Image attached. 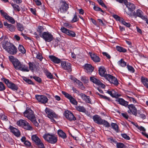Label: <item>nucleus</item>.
<instances>
[{
	"label": "nucleus",
	"mask_w": 148,
	"mask_h": 148,
	"mask_svg": "<svg viewBox=\"0 0 148 148\" xmlns=\"http://www.w3.org/2000/svg\"><path fill=\"white\" fill-rule=\"evenodd\" d=\"M2 46L3 48L11 54L14 55L16 54L17 52L16 47L8 41L3 40L2 43Z\"/></svg>",
	"instance_id": "f257e3e1"
},
{
	"label": "nucleus",
	"mask_w": 148,
	"mask_h": 148,
	"mask_svg": "<svg viewBox=\"0 0 148 148\" xmlns=\"http://www.w3.org/2000/svg\"><path fill=\"white\" fill-rule=\"evenodd\" d=\"M12 64L16 69L19 70L23 71L28 72L29 71L27 66H26L25 65L21 64L17 59Z\"/></svg>",
	"instance_id": "f03ea898"
},
{
	"label": "nucleus",
	"mask_w": 148,
	"mask_h": 148,
	"mask_svg": "<svg viewBox=\"0 0 148 148\" xmlns=\"http://www.w3.org/2000/svg\"><path fill=\"white\" fill-rule=\"evenodd\" d=\"M58 12L61 14L65 13L69 8V5L65 1H61L59 4Z\"/></svg>",
	"instance_id": "7ed1b4c3"
},
{
	"label": "nucleus",
	"mask_w": 148,
	"mask_h": 148,
	"mask_svg": "<svg viewBox=\"0 0 148 148\" xmlns=\"http://www.w3.org/2000/svg\"><path fill=\"white\" fill-rule=\"evenodd\" d=\"M17 125L25 129L28 130H32L33 128L30 124L26 120L20 119L17 122Z\"/></svg>",
	"instance_id": "20e7f679"
},
{
	"label": "nucleus",
	"mask_w": 148,
	"mask_h": 148,
	"mask_svg": "<svg viewBox=\"0 0 148 148\" xmlns=\"http://www.w3.org/2000/svg\"><path fill=\"white\" fill-rule=\"evenodd\" d=\"M43 137L45 140L51 144H55L57 141V138L54 134H45L43 135Z\"/></svg>",
	"instance_id": "39448f33"
},
{
	"label": "nucleus",
	"mask_w": 148,
	"mask_h": 148,
	"mask_svg": "<svg viewBox=\"0 0 148 148\" xmlns=\"http://www.w3.org/2000/svg\"><path fill=\"white\" fill-rule=\"evenodd\" d=\"M40 35L46 42H50L54 38L53 35L48 32H44L42 34H40Z\"/></svg>",
	"instance_id": "423d86ee"
},
{
	"label": "nucleus",
	"mask_w": 148,
	"mask_h": 148,
	"mask_svg": "<svg viewBox=\"0 0 148 148\" xmlns=\"http://www.w3.org/2000/svg\"><path fill=\"white\" fill-rule=\"evenodd\" d=\"M24 116L30 120L35 116L34 112L30 109L27 108L23 112Z\"/></svg>",
	"instance_id": "0eeeda50"
},
{
	"label": "nucleus",
	"mask_w": 148,
	"mask_h": 148,
	"mask_svg": "<svg viewBox=\"0 0 148 148\" xmlns=\"http://www.w3.org/2000/svg\"><path fill=\"white\" fill-rule=\"evenodd\" d=\"M45 112L47 114L48 117L50 119L52 122H53L55 121L54 118H57V116L51 110L46 108Z\"/></svg>",
	"instance_id": "6e6552de"
},
{
	"label": "nucleus",
	"mask_w": 148,
	"mask_h": 148,
	"mask_svg": "<svg viewBox=\"0 0 148 148\" xmlns=\"http://www.w3.org/2000/svg\"><path fill=\"white\" fill-rule=\"evenodd\" d=\"M105 79L109 81L111 83L117 86L119 84L117 79L114 77L109 74H106L105 76Z\"/></svg>",
	"instance_id": "1a4fd4ad"
},
{
	"label": "nucleus",
	"mask_w": 148,
	"mask_h": 148,
	"mask_svg": "<svg viewBox=\"0 0 148 148\" xmlns=\"http://www.w3.org/2000/svg\"><path fill=\"white\" fill-rule=\"evenodd\" d=\"M3 80L9 88L13 90H18L17 86L12 82H10L8 79L3 78Z\"/></svg>",
	"instance_id": "9d476101"
},
{
	"label": "nucleus",
	"mask_w": 148,
	"mask_h": 148,
	"mask_svg": "<svg viewBox=\"0 0 148 148\" xmlns=\"http://www.w3.org/2000/svg\"><path fill=\"white\" fill-rule=\"evenodd\" d=\"M0 12L2 15L10 22L12 24L15 23V21L12 17L9 16L7 13L4 12L3 10H1Z\"/></svg>",
	"instance_id": "9b49d317"
},
{
	"label": "nucleus",
	"mask_w": 148,
	"mask_h": 148,
	"mask_svg": "<svg viewBox=\"0 0 148 148\" xmlns=\"http://www.w3.org/2000/svg\"><path fill=\"white\" fill-rule=\"evenodd\" d=\"M61 64L62 67L63 69L69 72L72 71L71 64L70 63L66 62L65 61H62Z\"/></svg>",
	"instance_id": "f8f14e48"
},
{
	"label": "nucleus",
	"mask_w": 148,
	"mask_h": 148,
	"mask_svg": "<svg viewBox=\"0 0 148 148\" xmlns=\"http://www.w3.org/2000/svg\"><path fill=\"white\" fill-rule=\"evenodd\" d=\"M64 115L66 118L70 121H75L76 120V118L73 114L68 110L65 111Z\"/></svg>",
	"instance_id": "ddd939ff"
},
{
	"label": "nucleus",
	"mask_w": 148,
	"mask_h": 148,
	"mask_svg": "<svg viewBox=\"0 0 148 148\" xmlns=\"http://www.w3.org/2000/svg\"><path fill=\"white\" fill-rule=\"evenodd\" d=\"M127 107L129 110L127 111L129 113H132L135 116L137 115V110L134 105L133 104H130L127 105Z\"/></svg>",
	"instance_id": "4468645a"
},
{
	"label": "nucleus",
	"mask_w": 148,
	"mask_h": 148,
	"mask_svg": "<svg viewBox=\"0 0 148 148\" xmlns=\"http://www.w3.org/2000/svg\"><path fill=\"white\" fill-rule=\"evenodd\" d=\"M36 98L38 101L42 103H46L48 100L46 96L43 95H36Z\"/></svg>",
	"instance_id": "2eb2a0df"
},
{
	"label": "nucleus",
	"mask_w": 148,
	"mask_h": 148,
	"mask_svg": "<svg viewBox=\"0 0 148 148\" xmlns=\"http://www.w3.org/2000/svg\"><path fill=\"white\" fill-rule=\"evenodd\" d=\"M133 16L136 18L137 17L140 18L142 19L145 16H143V12L140 9H138L136 12H133Z\"/></svg>",
	"instance_id": "dca6fc26"
},
{
	"label": "nucleus",
	"mask_w": 148,
	"mask_h": 148,
	"mask_svg": "<svg viewBox=\"0 0 148 148\" xmlns=\"http://www.w3.org/2000/svg\"><path fill=\"white\" fill-rule=\"evenodd\" d=\"M9 128L11 132H12L15 136L17 137H19L20 136V132L18 129L11 126H10Z\"/></svg>",
	"instance_id": "f3484780"
},
{
	"label": "nucleus",
	"mask_w": 148,
	"mask_h": 148,
	"mask_svg": "<svg viewBox=\"0 0 148 148\" xmlns=\"http://www.w3.org/2000/svg\"><path fill=\"white\" fill-rule=\"evenodd\" d=\"M3 24L6 27V28L10 31L13 32L15 31V27L14 25L9 24L5 21L3 22Z\"/></svg>",
	"instance_id": "a211bd4d"
},
{
	"label": "nucleus",
	"mask_w": 148,
	"mask_h": 148,
	"mask_svg": "<svg viewBox=\"0 0 148 148\" xmlns=\"http://www.w3.org/2000/svg\"><path fill=\"white\" fill-rule=\"evenodd\" d=\"M125 4L126 5L129 10L130 12L133 11L136 8L135 5L133 3L128 2L127 1Z\"/></svg>",
	"instance_id": "6ab92c4d"
},
{
	"label": "nucleus",
	"mask_w": 148,
	"mask_h": 148,
	"mask_svg": "<svg viewBox=\"0 0 148 148\" xmlns=\"http://www.w3.org/2000/svg\"><path fill=\"white\" fill-rule=\"evenodd\" d=\"M78 95L80 96L82 99L86 102L91 103V99L89 96H87L83 93L79 94Z\"/></svg>",
	"instance_id": "aec40b11"
},
{
	"label": "nucleus",
	"mask_w": 148,
	"mask_h": 148,
	"mask_svg": "<svg viewBox=\"0 0 148 148\" xmlns=\"http://www.w3.org/2000/svg\"><path fill=\"white\" fill-rule=\"evenodd\" d=\"M116 101L123 106H126L128 105V102L125 101L123 99L121 98H118L116 100Z\"/></svg>",
	"instance_id": "412c9836"
},
{
	"label": "nucleus",
	"mask_w": 148,
	"mask_h": 148,
	"mask_svg": "<svg viewBox=\"0 0 148 148\" xmlns=\"http://www.w3.org/2000/svg\"><path fill=\"white\" fill-rule=\"evenodd\" d=\"M84 69L88 73L92 72L94 69V68L92 66L91 64H86L85 65Z\"/></svg>",
	"instance_id": "4be33fe9"
},
{
	"label": "nucleus",
	"mask_w": 148,
	"mask_h": 148,
	"mask_svg": "<svg viewBox=\"0 0 148 148\" xmlns=\"http://www.w3.org/2000/svg\"><path fill=\"white\" fill-rule=\"evenodd\" d=\"M93 119L94 121L98 124H101L102 122V119L98 115H96L93 116Z\"/></svg>",
	"instance_id": "5701e85b"
},
{
	"label": "nucleus",
	"mask_w": 148,
	"mask_h": 148,
	"mask_svg": "<svg viewBox=\"0 0 148 148\" xmlns=\"http://www.w3.org/2000/svg\"><path fill=\"white\" fill-rule=\"evenodd\" d=\"M49 58L51 61L55 63L59 64L60 62L61 63L62 61H61L60 60L54 56H49Z\"/></svg>",
	"instance_id": "b1692460"
},
{
	"label": "nucleus",
	"mask_w": 148,
	"mask_h": 148,
	"mask_svg": "<svg viewBox=\"0 0 148 148\" xmlns=\"http://www.w3.org/2000/svg\"><path fill=\"white\" fill-rule=\"evenodd\" d=\"M90 80L92 81L93 83H95L98 85H102V87L103 86H104L101 82L100 80L94 77H91L90 78Z\"/></svg>",
	"instance_id": "393cba45"
},
{
	"label": "nucleus",
	"mask_w": 148,
	"mask_h": 148,
	"mask_svg": "<svg viewBox=\"0 0 148 148\" xmlns=\"http://www.w3.org/2000/svg\"><path fill=\"white\" fill-rule=\"evenodd\" d=\"M99 74L101 76H103L105 78V76L107 74H106L105 73L106 72L105 68L103 67H101L99 69Z\"/></svg>",
	"instance_id": "a878e982"
},
{
	"label": "nucleus",
	"mask_w": 148,
	"mask_h": 148,
	"mask_svg": "<svg viewBox=\"0 0 148 148\" xmlns=\"http://www.w3.org/2000/svg\"><path fill=\"white\" fill-rule=\"evenodd\" d=\"M107 93L110 95L112 97H114L115 98H117L118 97L120 96V95H119L118 94H116L115 92L113 90L112 91H107Z\"/></svg>",
	"instance_id": "bb28decb"
},
{
	"label": "nucleus",
	"mask_w": 148,
	"mask_h": 148,
	"mask_svg": "<svg viewBox=\"0 0 148 148\" xmlns=\"http://www.w3.org/2000/svg\"><path fill=\"white\" fill-rule=\"evenodd\" d=\"M90 56L92 60L95 62H99L100 61V59L99 57L94 54H90Z\"/></svg>",
	"instance_id": "cd10ccee"
},
{
	"label": "nucleus",
	"mask_w": 148,
	"mask_h": 148,
	"mask_svg": "<svg viewBox=\"0 0 148 148\" xmlns=\"http://www.w3.org/2000/svg\"><path fill=\"white\" fill-rule=\"evenodd\" d=\"M75 108L79 112H85L86 111L84 107L83 106H75Z\"/></svg>",
	"instance_id": "c85d7f7f"
},
{
	"label": "nucleus",
	"mask_w": 148,
	"mask_h": 148,
	"mask_svg": "<svg viewBox=\"0 0 148 148\" xmlns=\"http://www.w3.org/2000/svg\"><path fill=\"white\" fill-rule=\"evenodd\" d=\"M58 134L59 136L64 139L66 137V134L62 130H59L58 131Z\"/></svg>",
	"instance_id": "c756f323"
},
{
	"label": "nucleus",
	"mask_w": 148,
	"mask_h": 148,
	"mask_svg": "<svg viewBox=\"0 0 148 148\" xmlns=\"http://www.w3.org/2000/svg\"><path fill=\"white\" fill-rule=\"evenodd\" d=\"M16 27L18 30L21 32H22L24 29V27L23 25L19 23H17Z\"/></svg>",
	"instance_id": "7c9ffc66"
},
{
	"label": "nucleus",
	"mask_w": 148,
	"mask_h": 148,
	"mask_svg": "<svg viewBox=\"0 0 148 148\" xmlns=\"http://www.w3.org/2000/svg\"><path fill=\"white\" fill-rule=\"evenodd\" d=\"M32 140L34 142L35 144L38 142L40 139L36 135H33L32 136Z\"/></svg>",
	"instance_id": "2f4dec72"
},
{
	"label": "nucleus",
	"mask_w": 148,
	"mask_h": 148,
	"mask_svg": "<svg viewBox=\"0 0 148 148\" xmlns=\"http://www.w3.org/2000/svg\"><path fill=\"white\" fill-rule=\"evenodd\" d=\"M44 72L45 73V75L47 77L50 79H53V76L51 73L49 72L46 69H44Z\"/></svg>",
	"instance_id": "473e14b6"
},
{
	"label": "nucleus",
	"mask_w": 148,
	"mask_h": 148,
	"mask_svg": "<svg viewBox=\"0 0 148 148\" xmlns=\"http://www.w3.org/2000/svg\"><path fill=\"white\" fill-rule=\"evenodd\" d=\"M28 64L29 65V69L31 71L33 72L34 70V69L36 66V65L34 62H29L28 63Z\"/></svg>",
	"instance_id": "72a5a7b5"
},
{
	"label": "nucleus",
	"mask_w": 148,
	"mask_h": 148,
	"mask_svg": "<svg viewBox=\"0 0 148 148\" xmlns=\"http://www.w3.org/2000/svg\"><path fill=\"white\" fill-rule=\"evenodd\" d=\"M141 81L144 85L148 88V80L146 78L142 77Z\"/></svg>",
	"instance_id": "f704fd0d"
},
{
	"label": "nucleus",
	"mask_w": 148,
	"mask_h": 148,
	"mask_svg": "<svg viewBox=\"0 0 148 148\" xmlns=\"http://www.w3.org/2000/svg\"><path fill=\"white\" fill-rule=\"evenodd\" d=\"M111 125L112 127L117 132H119V127L118 125L115 123H112Z\"/></svg>",
	"instance_id": "c9c22d12"
},
{
	"label": "nucleus",
	"mask_w": 148,
	"mask_h": 148,
	"mask_svg": "<svg viewBox=\"0 0 148 148\" xmlns=\"http://www.w3.org/2000/svg\"><path fill=\"white\" fill-rule=\"evenodd\" d=\"M70 100V102L73 104L75 105H77L78 103L76 99L73 97L72 96L69 99Z\"/></svg>",
	"instance_id": "e433bc0d"
},
{
	"label": "nucleus",
	"mask_w": 148,
	"mask_h": 148,
	"mask_svg": "<svg viewBox=\"0 0 148 148\" xmlns=\"http://www.w3.org/2000/svg\"><path fill=\"white\" fill-rule=\"evenodd\" d=\"M35 51L34 52V53H33V56L34 55V54H35ZM36 58L39 60L40 61H42L43 59V57L42 56L41 54L39 52H38V53H36Z\"/></svg>",
	"instance_id": "4c0bfd02"
},
{
	"label": "nucleus",
	"mask_w": 148,
	"mask_h": 148,
	"mask_svg": "<svg viewBox=\"0 0 148 148\" xmlns=\"http://www.w3.org/2000/svg\"><path fill=\"white\" fill-rule=\"evenodd\" d=\"M118 64L120 66L124 67L126 66V63L125 62L123 59H121L118 62Z\"/></svg>",
	"instance_id": "58836bf2"
},
{
	"label": "nucleus",
	"mask_w": 148,
	"mask_h": 148,
	"mask_svg": "<svg viewBox=\"0 0 148 148\" xmlns=\"http://www.w3.org/2000/svg\"><path fill=\"white\" fill-rule=\"evenodd\" d=\"M39 148H45L44 145L41 140H40L36 144Z\"/></svg>",
	"instance_id": "ea45409f"
},
{
	"label": "nucleus",
	"mask_w": 148,
	"mask_h": 148,
	"mask_svg": "<svg viewBox=\"0 0 148 148\" xmlns=\"http://www.w3.org/2000/svg\"><path fill=\"white\" fill-rule=\"evenodd\" d=\"M116 49L119 52H125L127 50L123 47L119 46H117L116 47Z\"/></svg>",
	"instance_id": "a19ab883"
},
{
	"label": "nucleus",
	"mask_w": 148,
	"mask_h": 148,
	"mask_svg": "<svg viewBox=\"0 0 148 148\" xmlns=\"http://www.w3.org/2000/svg\"><path fill=\"white\" fill-rule=\"evenodd\" d=\"M66 34L72 37H75L76 36L75 33L73 31L69 30Z\"/></svg>",
	"instance_id": "79ce46f5"
},
{
	"label": "nucleus",
	"mask_w": 148,
	"mask_h": 148,
	"mask_svg": "<svg viewBox=\"0 0 148 148\" xmlns=\"http://www.w3.org/2000/svg\"><path fill=\"white\" fill-rule=\"evenodd\" d=\"M30 120L36 126L38 127V126L39 124L36 121L35 116Z\"/></svg>",
	"instance_id": "37998d69"
},
{
	"label": "nucleus",
	"mask_w": 148,
	"mask_h": 148,
	"mask_svg": "<svg viewBox=\"0 0 148 148\" xmlns=\"http://www.w3.org/2000/svg\"><path fill=\"white\" fill-rule=\"evenodd\" d=\"M11 5L15 11H20V8L18 5L13 3H11Z\"/></svg>",
	"instance_id": "c03bdc74"
},
{
	"label": "nucleus",
	"mask_w": 148,
	"mask_h": 148,
	"mask_svg": "<svg viewBox=\"0 0 148 148\" xmlns=\"http://www.w3.org/2000/svg\"><path fill=\"white\" fill-rule=\"evenodd\" d=\"M19 51L23 53H24L26 52V50L21 45H19L18 47Z\"/></svg>",
	"instance_id": "a18cd8bd"
},
{
	"label": "nucleus",
	"mask_w": 148,
	"mask_h": 148,
	"mask_svg": "<svg viewBox=\"0 0 148 148\" xmlns=\"http://www.w3.org/2000/svg\"><path fill=\"white\" fill-rule=\"evenodd\" d=\"M101 124H103L105 125L106 127H108L110 126V124L107 121L105 120H102Z\"/></svg>",
	"instance_id": "49530a36"
},
{
	"label": "nucleus",
	"mask_w": 148,
	"mask_h": 148,
	"mask_svg": "<svg viewBox=\"0 0 148 148\" xmlns=\"http://www.w3.org/2000/svg\"><path fill=\"white\" fill-rule=\"evenodd\" d=\"M73 80L74 82H75L79 87L83 86L82 83L80 81L76 78L74 79Z\"/></svg>",
	"instance_id": "de8ad7c7"
},
{
	"label": "nucleus",
	"mask_w": 148,
	"mask_h": 148,
	"mask_svg": "<svg viewBox=\"0 0 148 148\" xmlns=\"http://www.w3.org/2000/svg\"><path fill=\"white\" fill-rule=\"evenodd\" d=\"M127 67L128 70L130 72L132 73H134V72L135 70L132 66L127 65Z\"/></svg>",
	"instance_id": "09e8293b"
},
{
	"label": "nucleus",
	"mask_w": 148,
	"mask_h": 148,
	"mask_svg": "<svg viewBox=\"0 0 148 148\" xmlns=\"http://www.w3.org/2000/svg\"><path fill=\"white\" fill-rule=\"evenodd\" d=\"M62 94L64 95L65 97L67 98L68 99H69L70 98L71 96L68 94V93H66L65 91H62Z\"/></svg>",
	"instance_id": "8fccbe9b"
},
{
	"label": "nucleus",
	"mask_w": 148,
	"mask_h": 148,
	"mask_svg": "<svg viewBox=\"0 0 148 148\" xmlns=\"http://www.w3.org/2000/svg\"><path fill=\"white\" fill-rule=\"evenodd\" d=\"M116 146L117 148H125V145L122 143H117Z\"/></svg>",
	"instance_id": "3c124183"
},
{
	"label": "nucleus",
	"mask_w": 148,
	"mask_h": 148,
	"mask_svg": "<svg viewBox=\"0 0 148 148\" xmlns=\"http://www.w3.org/2000/svg\"><path fill=\"white\" fill-rule=\"evenodd\" d=\"M121 136L124 139L127 140H130V138L129 136L125 134H121Z\"/></svg>",
	"instance_id": "603ef678"
},
{
	"label": "nucleus",
	"mask_w": 148,
	"mask_h": 148,
	"mask_svg": "<svg viewBox=\"0 0 148 148\" xmlns=\"http://www.w3.org/2000/svg\"><path fill=\"white\" fill-rule=\"evenodd\" d=\"M0 118L2 120L6 121L8 120L7 116L3 114L0 115Z\"/></svg>",
	"instance_id": "864d4df0"
},
{
	"label": "nucleus",
	"mask_w": 148,
	"mask_h": 148,
	"mask_svg": "<svg viewBox=\"0 0 148 148\" xmlns=\"http://www.w3.org/2000/svg\"><path fill=\"white\" fill-rule=\"evenodd\" d=\"M5 89V86L2 82H0V91H2Z\"/></svg>",
	"instance_id": "5fc2aeb1"
},
{
	"label": "nucleus",
	"mask_w": 148,
	"mask_h": 148,
	"mask_svg": "<svg viewBox=\"0 0 148 148\" xmlns=\"http://www.w3.org/2000/svg\"><path fill=\"white\" fill-rule=\"evenodd\" d=\"M33 78L37 82H38L39 83L41 82L42 81V80L41 79L37 76H35L33 77Z\"/></svg>",
	"instance_id": "6e6d98bb"
},
{
	"label": "nucleus",
	"mask_w": 148,
	"mask_h": 148,
	"mask_svg": "<svg viewBox=\"0 0 148 148\" xmlns=\"http://www.w3.org/2000/svg\"><path fill=\"white\" fill-rule=\"evenodd\" d=\"M95 11H101L102 12L104 13V11L103 10L100 8L96 6H94L93 7Z\"/></svg>",
	"instance_id": "4d7b16f0"
},
{
	"label": "nucleus",
	"mask_w": 148,
	"mask_h": 148,
	"mask_svg": "<svg viewBox=\"0 0 148 148\" xmlns=\"http://www.w3.org/2000/svg\"><path fill=\"white\" fill-rule=\"evenodd\" d=\"M9 58L10 60L12 62V64L17 60V59L14 58V57L12 56H10Z\"/></svg>",
	"instance_id": "13d9d810"
},
{
	"label": "nucleus",
	"mask_w": 148,
	"mask_h": 148,
	"mask_svg": "<svg viewBox=\"0 0 148 148\" xmlns=\"http://www.w3.org/2000/svg\"><path fill=\"white\" fill-rule=\"evenodd\" d=\"M43 30V27L42 26H38V29L37 31L38 32H39L40 34H41Z\"/></svg>",
	"instance_id": "bf43d9fd"
},
{
	"label": "nucleus",
	"mask_w": 148,
	"mask_h": 148,
	"mask_svg": "<svg viewBox=\"0 0 148 148\" xmlns=\"http://www.w3.org/2000/svg\"><path fill=\"white\" fill-rule=\"evenodd\" d=\"M61 30L62 32L64 33H65L66 34L67 32H68L69 29H66V28H64V27H62L61 28Z\"/></svg>",
	"instance_id": "052dcab7"
},
{
	"label": "nucleus",
	"mask_w": 148,
	"mask_h": 148,
	"mask_svg": "<svg viewBox=\"0 0 148 148\" xmlns=\"http://www.w3.org/2000/svg\"><path fill=\"white\" fill-rule=\"evenodd\" d=\"M98 2L99 4L101 5L102 6L106 8V6L105 4L103 2V1L102 0H98Z\"/></svg>",
	"instance_id": "680f3d73"
},
{
	"label": "nucleus",
	"mask_w": 148,
	"mask_h": 148,
	"mask_svg": "<svg viewBox=\"0 0 148 148\" xmlns=\"http://www.w3.org/2000/svg\"><path fill=\"white\" fill-rule=\"evenodd\" d=\"M136 127L140 131H145V130L144 127L142 126H139L138 125H137Z\"/></svg>",
	"instance_id": "e2e57ef3"
},
{
	"label": "nucleus",
	"mask_w": 148,
	"mask_h": 148,
	"mask_svg": "<svg viewBox=\"0 0 148 148\" xmlns=\"http://www.w3.org/2000/svg\"><path fill=\"white\" fill-rule=\"evenodd\" d=\"M121 22L123 25L127 27H129L130 26V23H127L124 21H122Z\"/></svg>",
	"instance_id": "0e129e2a"
},
{
	"label": "nucleus",
	"mask_w": 148,
	"mask_h": 148,
	"mask_svg": "<svg viewBox=\"0 0 148 148\" xmlns=\"http://www.w3.org/2000/svg\"><path fill=\"white\" fill-rule=\"evenodd\" d=\"M78 20V19L77 18V15L75 14L71 21L72 23H74L77 21Z\"/></svg>",
	"instance_id": "69168bd1"
},
{
	"label": "nucleus",
	"mask_w": 148,
	"mask_h": 148,
	"mask_svg": "<svg viewBox=\"0 0 148 148\" xmlns=\"http://www.w3.org/2000/svg\"><path fill=\"white\" fill-rule=\"evenodd\" d=\"M102 54L103 56H105L108 59H110L111 58L110 56L106 52H103Z\"/></svg>",
	"instance_id": "338daca9"
},
{
	"label": "nucleus",
	"mask_w": 148,
	"mask_h": 148,
	"mask_svg": "<svg viewBox=\"0 0 148 148\" xmlns=\"http://www.w3.org/2000/svg\"><path fill=\"white\" fill-rule=\"evenodd\" d=\"M82 81H83L84 83H87L88 81V79H86L85 77H82L81 79Z\"/></svg>",
	"instance_id": "774afa93"
}]
</instances>
